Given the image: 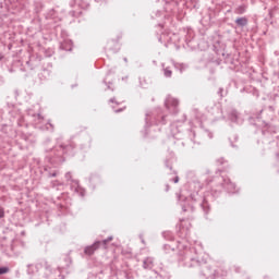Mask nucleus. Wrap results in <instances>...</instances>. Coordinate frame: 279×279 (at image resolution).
<instances>
[{
  "instance_id": "12",
  "label": "nucleus",
  "mask_w": 279,
  "mask_h": 279,
  "mask_svg": "<svg viewBox=\"0 0 279 279\" xmlns=\"http://www.w3.org/2000/svg\"><path fill=\"white\" fill-rule=\"evenodd\" d=\"M52 178H56V173L52 174Z\"/></svg>"
},
{
  "instance_id": "8",
  "label": "nucleus",
  "mask_w": 279,
  "mask_h": 279,
  "mask_svg": "<svg viewBox=\"0 0 279 279\" xmlns=\"http://www.w3.org/2000/svg\"><path fill=\"white\" fill-rule=\"evenodd\" d=\"M112 241V236H109L108 239L102 241V245H106L107 243H110Z\"/></svg>"
},
{
  "instance_id": "6",
  "label": "nucleus",
  "mask_w": 279,
  "mask_h": 279,
  "mask_svg": "<svg viewBox=\"0 0 279 279\" xmlns=\"http://www.w3.org/2000/svg\"><path fill=\"white\" fill-rule=\"evenodd\" d=\"M243 12H245V7H239V8L235 10V14H243Z\"/></svg>"
},
{
  "instance_id": "11",
  "label": "nucleus",
  "mask_w": 279,
  "mask_h": 279,
  "mask_svg": "<svg viewBox=\"0 0 279 279\" xmlns=\"http://www.w3.org/2000/svg\"><path fill=\"white\" fill-rule=\"evenodd\" d=\"M65 178H68V180L71 178V173H66Z\"/></svg>"
},
{
  "instance_id": "2",
  "label": "nucleus",
  "mask_w": 279,
  "mask_h": 279,
  "mask_svg": "<svg viewBox=\"0 0 279 279\" xmlns=\"http://www.w3.org/2000/svg\"><path fill=\"white\" fill-rule=\"evenodd\" d=\"M178 99L173 97H168L166 99V108H168V110H172V108H178Z\"/></svg>"
},
{
  "instance_id": "9",
  "label": "nucleus",
  "mask_w": 279,
  "mask_h": 279,
  "mask_svg": "<svg viewBox=\"0 0 279 279\" xmlns=\"http://www.w3.org/2000/svg\"><path fill=\"white\" fill-rule=\"evenodd\" d=\"M5 216V211L3 210V208L0 207V219H2V217Z\"/></svg>"
},
{
  "instance_id": "10",
  "label": "nucleus",
  "mask_w": 279,
  "mask_h": 279,
  "mask_svg": "<svg viewBox=\"0 0 279 279\" xmlns=\"http://www.w3.org/2000/svg\"><path fill=\"white\" fill-rule=\"evenodd\" d=\"M178 182H180V178L175 177L174 184H178Z\"/></svg>"
},
{
  "instance_id": "3",
  "label": "nucleus",
  "mask_w": 279,
  "mask_h": 279,
  "mask_svg": "<svg viewBox=\"0 0 279 279\" xmlns=\"http://www.w3.org/2000/svg\"><path fill=\"white\" fill-rule=\"evenodd\" d=\"M236 25L240 27H245L247 25V19L246 17H240L235 20Z\"/></svg>"
},
{
  "instance_id": "1",
  "label": "nucleus",
  "mask_w": 279,
  "mask_h": 279,
  "mask_svg": "<svg viewBox=\"0 0 279 279\" xmlns=\"http://www.w3.org/2000/svg\"><path fill=\"white\" fill-rule=\"evenodd\" d=\"M100 243L101 242L97 241L93 245L85 247V254H87L88 256H93V254H95V251L99 250Z\"/></svg>"
},
{
  "instance_id": "5",
  "label": "nucleus",
  "mask_w": 279,
  "mask_h": 279,
  "mask_svg": "<svg viewBox=\"0 0 279 279\" xmlns=\"http://www.w3.org/2000/svg\"><path fill=\"white\" fill-rule=\"evenodd\" d=\"M10 271L9 267H0V276H2V274H8Z\"/></svg>"
},
{
  "instance_id": "7",
  "label": "nucleus",
  "mask_w": 279,
  "mask_h": 279,
  "mask_svg": "<svg viewBox=\"0 0 279 279\" xmlns=\"http://www.w3.org/2000/svg\"><path fill=\"white\" fill-rule=\"evenodd\" d=\"M165 76L166 77H171V70L165 69Z\"/></svg>"
},
{
  "instance_id": "4",
  "label": "nucleus",
  "mask_w": 279,
  "mask_h": 279,
  "mask_svg": "<svg viewBox=\"0 0 279 279\" xmlns=\"http://www.w3.org/2000/svg\"><path fill=\"white\" fill-rule=\"evenodd\" d=\"M154 267V260L151 258H146L144 260V269H151Z\"/></svg>"
}]
</instances>
